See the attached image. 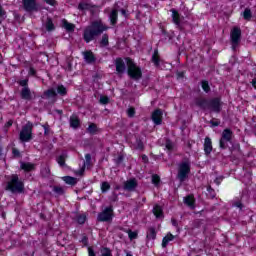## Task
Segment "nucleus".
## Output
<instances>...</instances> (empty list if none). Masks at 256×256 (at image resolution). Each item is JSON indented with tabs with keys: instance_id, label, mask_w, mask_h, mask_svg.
Wrapping results in <instances>:
<instances>
[{
	"instance_id": "37998d69",
	"label": "nucleus",
	"mask_w": 256,
	"mask_h": 256,
	"mask_svg": "<svg viewBox=\"0 0 256 256\" xmlns=\"http://www.w3.org/2000/svg\"><path fill=\"white\" fill-rule=\"evenodd\" d=\"M101 256H113V253L111 252V249L107 247L100 248Z\"/></svg>"
},
{
	"instance_id": "a19ab883",
	"label": "nucleus",
	"mask_w": 256,
	"mask_h": 256,
	"mask_svg": "<svg viewBox=\"0 0 256 256\" xmlns=\"http://www.w3.org/2000/svg\"><path fill=\"white\" fill-rule=\"evenodd\" d=\"M207 191V197H209V199H215L217 194L215 193V190L211 187V185L207 186Z\"/></svg>"
},
{
	"instance_id": "473e14b6",
	"label": "nucleus",
	"mask_w": 256,
	"mask_h": 256,
	"mask_svg": "<svg viewBox=\"0 0 256 256\" xmlns=\"http://www.w3.org/2000/svg\"><path fill=\"white\" fill-rule=\"evenodd\" d=\"M153 213L157 219H161V217H163V209L159 205L154 206Z\"/></svg>"
},
{
	"instance_id": "5fc2aeb1",
	"label": "nucleus",
	"mask_w": 256,
	"mask_h": 256,
	"mask_svg": "<svg viewBox=\"0 0 256 256\" xmlns=\"http://www.w3.org/2000/svg\"><path fill=\"white\" fill-rule=\"evenodd\" d=\"M80 242L83 243L84 247H88L89 246V237H87V235H84Z\"/></svg>"
},
{
	"instance_id": "49530a36",
	"label": "nucleus",
	"mask_w": 256,
	"mask_h": 256,
	"mask_svg": "<svg viewBox=\"0 0 256 256\" xmlns=\"http://www.w3.org/2000/svg\"><path fill=\"white\" fill-rule=\"evenodd\" d=\"M109 189H111V185L109 184V182H102L101 184L102 193H107Z\"/></svg>"
},
{
	"instance_id": "6e6552de",
	"label": "nucleus",
	"mask_w": 256,
	"mask_h": 256,
	"mask_svg": "<svg viewBox=\"0 0 256 256\" xmlns=\"http://www.w3.org/2000/svg\"><path fill=\"white\" fill-rule=\"evenodd\" d=\"M208 111L213 113H221V98H211L208 100Z\"/></svg>"
},
{
	"instance_id": "0eeeda50",
	"label": "nucleus",
	"mask_w": 256,
	"mask_h": 256,
	"mask_svg": "<svg viewBox=\"0 0 256 256\" xmlns=\"http://www.w3.org/2000/svg\"><path fill=\"white\" fill-rule=\"evenodd\" d=\"M23 9L27 13H37L39 11V4L37 0H22Z\"/></svg>"
},
{
	"instance_id": "7c9ffc66",
	"label": "nucleus",
	"mask_w": 256,
	"mask_h": 256,
	"mask_svg": "<svg viewBox=\"0 0 256 256\" xmlns=\"http://www.w3.org/2000/svg\"><path fill=\"white\" fill-rule=\"evenodd\" d=\"M120 231H124L125 233H128V237L130 241H133V239H137L139 237V234L137 232H133L131 229H125L123 227H120Z\"/></svg>"
},
{
	"instance_id": "603ef678",
	"label": "nucleus",
	"mask_w": 256,
	"mask_h": 256,
	"mask_svg": "<svg viewBox=\"0 0 256 256\" xmlns=\"http://www.w3.org/2000/svg\"><path fill=\"white\" fill-rule=\"evenodd\" d=\"M0 19H2L3 21L7 19V12L5 11V9L1 4H0Z\"/></svg>"
},
{
	"instance_id": "6ab92c4d",
	"label": "nucleus",
	"mask_w": 256,
	"mask_h": 256,
	"mask_svg": "<svg viewBox=\"0 0 256 256\" xmlns=\"http://www.w3.org/2000/svg\"><path fill=\"white\" fill-rule=\"evenodd\" d=\"M172 13V21L175 25L178 27H181V16L179 15V12L175 10V8H172L171 10Z\"/></svg>"
},
{
	"instance_id": "09e8293b",
	"label": "nucleus",
	"mask_w": 256,
	"mask_h": 256,
	"mask_svg": "<svg viewBox=\"0 0 256 256\" xmlns=\"http://www.w3.org/2000/svg\"><path fill=\"white\" fill-rule=\"evenodd\" d=\"M152 183L156 187L159 185V183H161V178L159 177V175L157 174L152 175Z\"/></svg>"
},
{
	"instance_id": "39448f33",
	"label": "nucleus",
	"mask_w": 256,
	"mask_h": 256,
	"mask_svg": "<svg viewBox=\"0 0 256 256\" xmlns=\"http://www.w3.org/2000/svg\"><path fill=\"white\" fill-rule=\"evenodd\" d=\"M19 139L20 141H22V143H29V141L33 139V124L31 122L28 121L22 127V130L20 131Z\"/></svg>"
},
{
	"instance_id": "8fccbe9b",
	"label": "nucleus",
	"mask_w": 256,
	"mask_h": 256,
	"mask_svg": "<svg viewBox=\"0 0 256 256\" xmlns=\"http://www.w3.org/2000/svg\"><path fill=\"white\" fill-rule=\"evenodd\" d=\"M99 103L101 105H109V98L107 96L101 95Z\"/></svg>"
},
{
	"instance_id": "72a5a7b5",
	"label": "nucleus",
	"mask_w": 256,
	"mask_h": 256,
	"mask_svg": "<svg viewBox=\"0 0 256 256\" xmlns=\"http://www.w3.org/2000/svg\"><path fill=\"white\" fill-rule=\"evenodd\" d=\"M88 133L90 135H97V132L99 131V128H97V124L95 123H90L88 128H87Z\"/></svg>"
},
{
	"instance_id": "13d9d810",
	"label": "nucleus",
	"mask_w": 256,
	"mask_h": 256,
	"mask_svg": "<svg viewBox=\"0 0 256 256\" xmlns=\"http://www.w3.org/2000/svg\"><path fill=\"white\" fill-rule=\"evenodd\" d=\"M13 16L15 21H17V23H21V14L17 13V12H13Z\"/></svg>"
},
{
	"instance_id": "c85d7f7f",
	"label": "nucleus",
	"mask_w": 256,
	"mask_h": 256,
	"mask_svg": "<svg viewBox=\"0 0 256 256\" xmlns=\"http://www.w3.org/2000/svg\"><path fill=\"white\" fill-rule=\"evenodd\" d=\"M118 17H119V12L117 11V9H114L110 12L109 19H110L111 25L113 26L117 25Z\"/></svg>"
},
{
	"instance_id": "e2e57ef3",
	"label": "nucleus",
	"mask_w": 256,
	"mask_h": 256,
	"mask_svg": "<svg viewBox=\"0 0 256 256\" xmlns=\"http://www.w3.org/2000/svg\"><path fill=\"white\" fill-rule=\"evenodd\" d=\"M45 3H47V5H51L52 7H55V5H57V1L56 0H44Z\"/></svg>"
},
{
	"instance_id": "2eb2a0df",
	"label": "nucleus",
	"mask_w": 256,
	"mask_h": 256,
	"mask_svg": "<svg viewBox=\"0 0 256 256\" xmlns=\"http://www.w3.org/2000/svg\"><path fill=\"white\" fill-rule=\"evenodd\" d=\"M161 117H163V111H161V109H156L152 113V121L154 122L155 125H161V123H163Z\"/></svg>"
},
{
	"instance_id": "3c124183",
	"label": "nucleus",
	"mask_w": 256,
	"mask_h": 256,
	"mask_svg": "<svg viewBox=\"0 0 256 256\" xmlns=\"http://www.w3.org/2000/svg\"><path fill=\"white\" fill-rule=\"evenodd\" d=\"M42 127L44 129L45 137L49 136V133H51V127L49 126V124L45 123L44 125H42Z\"/></svg>"
},
{
	"instance_id": "58836bf2",
	"label": "nucleus",
	"mask_w": 256,
	"mask_h": 256,
	"mask_svg": "<svg viewBox=\"0 0 256 256\" xmlns=\"http://www.w3.org/2000/svg\"><path fill=\"white\" fill-rule=\"evenodd\" d=\"M107 45H109V34H103L100 40V46L107 47Z\"/></svg>"
},
{
	"instance_id": "a18cd8bd",
	"label": "nucleus",
	"mask_w": 256,
	"mask_h": 256,
	"mask_svg": "<svg viewBox=\"0 0 256 256\" xmlns=\"http://www.w3.org/2000/svg\"><path fill=\"white\" fill-rule=\"evenodd\" d=\"M136 149L139 151H143L145 149V145L143 144V140H141V138L136 139Z\"/></svg>"
},
{
	"instance_id": "ddd939ff",
	"label": "nucleus",
	"mask_w": 256,
	"mask_h": 256,
	"mask_svg": "<svg viewBox=\"0 0 256 256\" xmlns=\"http://www.w3.org/2000/svg\"><path fill=\"white\" fill-rule=\"evenodd\" d=\"M42 99H54L53 101H57V91H55V88H50L48 90H45L42 94Z\"/></svg>"
},
{
	"instance_id": "4468645a",
	"label": "nucleus",
	"mask_w": 256,
	"mask_h": 256,
	"mask_svg": "<svg viewBox=\"0 0 256 256\" xmlns=\"http://www.w3.org/2000/svg\"><path fill=\"white\" fill-rule=\"evenodd\" d=\"M20 97L24 101H32L33 94L31 93V89L29 87L22 88L20 91Z\"/></svg>"
},
{
	"instance_id": "f3484780",
	"label": "nucleus",
	"mask_w": 256,
	"mask_h": 256,
	"mask_svg": "<svg viewBox=\"0 0 256 256\" xmlns=\"http://www.w3.org/2000/svg\"><path fill=\"white\" fill-rule=\"evenodd\" d=\"M69 123L72 129H79L81 127V120L79 119L78 115L74 114L70 116Z\"/></svg>"
},
{
	"instance_id": "f257e3e1",
	"label": "nucleus",
	"mask_w": 256,
	"mask_h": 256,
	"mask_svg": "<svg viewBox=\"0 0 256 256\" xmlns=\"http://www.w3.org/2000/svg\"><path fill=\"white\" fill-rule=\"evenodd\" d=\"M108 29L109 27L103 25V22L96 20L84 28L82 37L85 43H91V41H95L103 31H107Z\"/></svg>"
},
{
	"instance_id": "e433bc0d",
	"label": "nucleus",
	"mask_w": 256,
	"mask_h": 256,
	"mask_svg": "<svg viewBox=\"0 0 256 256\" xmlns=\"http://www.w3.org/2000/svg\"><path fill=\"white\" fill-rule=\"evenodd\" d=\"M242 17L245 19V21H251V17H253L251 9L245 8V10L242 12Z\"/></svg>"
},
{
	"instance_id": "a211bd4d",
	"label": "nucleus",
	"mask_w": 256,
	"mask_h": 256,
	"mask_svg": "<svg viewBox=\"0 0 256 256\" xmlns=\"http://www.w3.org/2000/svg\"><path fill=\"white\" fill-rule=\"evenodd\" d=\"M211 151H213V142H211V138L206 137L204 140L205 155H211Z\"/></svg>"
},
{
	"instance_id": "412c9836",
	"label": "nucleus",
	"mask_w": 256,
	"mask_h": 256,
	"mask_svg": "<svg viewBox=\"0 0 256 256\" xmlns=\"http://www.w3.org/2000/svg\"><path fill=\"white\" fill-rule=\"evenodd\" d=\"M43 27H45L46 31L51 33V31H55V24H53V19L51 17H47L45 23H43Z\"/></svg>"
},
{
	"instance_id": "9b49d317",
	"label": "nucleus",
	"mask_w": 256,
	"mask_h": 256,
	"mask_svg": "<svg viewBox=\"0 0 256 256\" xmlns=\"http://www.w3.org/2000/svg\"><path fill=\"white\" fill-rule=\"evenodd\" d=\"M139 184L137 183V179L132 178L124 182L123 190L128 191L129 193H133L137 189V186Z\"/></svg>"
},
{
	"instance_id": "dca6fc26",
	"label": "nucleus",
	"mask_w": 256,
	"mask_h": 256,
	"mask_svg": "<svg viewBox=\"0 0 256 256\" xmlns=\"http://www.w3.org/2000/svg\"><path fill=\"white\" fill-rule=\"evenodd\" d=\"M37 165L31 163V162H20V169H22V171H25L26 173H29L31 171H35Z\"/></svg>"
},
{
	"instance_id": "aec40b11",
	"label": "nucleus",
	"mask_w": 256,
	"mask_h": 256,
	"mask_svg": "<svg viewBox=\"0 0 256 256\" xmlns=\"http://www.w3.org/2000/svg\"><path fill=\"white\" fill-rule=\"evenodd\" d=\"M221 138L226 141H232L233 142V130L226 128L222 131Z\"/></svg>"
},
{
	"instance_id": "79ce46f5",
	"label": "nucleus",
	"mask_w": 256,
	"mask_h": 256,
	"mask_svg": "<svg viewBox=\"0 0 256 256\" xmlns=\"http://www.w3.org/2000/svg\"><path fill=\"white\" fill-rule=\"evenodd\" d=\"M94 83H97L99 80L103 79V72L97 71L92 75Z\"/></svg>"
},
{
	"instance_id": "f03ea898",
	"label": "nucleus",
	"mask_w": 256,
	"mask_h": 256,
	"mask_svg": "<svg viewBox=\"0 0 256 256\" xmlns=\"http://www.w3.org/2000/svg\"><path fill=\"white\" fill-rule=\"evenodd\" d=\"M5 191H11L13 194L25 193V183L21 179H19V175L12 174L8 177Z\"/></svg>"
},
{
	"instance_id": "7ed1b4c3",
	"label": "nucleus",
	"mask_w": 256,
	"mask_h": 256,
	"mask_svg": "<svg viewBox=\"0 0 256 256\" xmlns=\"http://www.w3.org/2000/svg\"><path fill=\"white\" fill-rule=\"evenodd\" d=\"M126 63L128 67L127 73L130 79H132L133 81H139L143 77V72L141 71V68H139L131 58H126Z\"/></svg>"
},
{
	"instance_id": "bb28decb",
	"label": "nucleus",
	"mask_w": 256,
	"mask_h": 256,
	"mask_svg": "<svg viewBox=\"0 0 256 256\" xmlns=\"http://www.w3.org/2000/svg\"><path fill=\"white\" fill-rule=\"evenodd\" d=\"M184 204L187 205V207H190V209H195V198L193 195L184 197Z\"/></svg>"
},
{
	"instance_id": "c03bdc74",
	"label": "nucleus",
	"mask_w": 256,
	"mask_h": 256,
	"mask_svg": "<svg viewBox=\"0 0 256 256\" xmlns=\"http://www.w3.org/2000/svg\"><path fill=\"white\" fill-rule=\"evenodd\" d=\"M76 221L79 225H85V222L87 221V216L84 214H80L77 216Z\"/></svg>"
},
{
	"instance_id": "5701e85b",
	"label": "nucleus",
	"mask_w": 256,
	"mask_h": 256,
	"mask_svg": "<svg viewBox=\"0 0 256 256\" xmlns=\"http://www.w3.org/2000/svg\"><path fill=\"white\" fill-rule=\"evenodd\" d=\"M84 55V59L86 61V63H95V61H97V58H95V54H93V52L91 51H85L83 52Z\"/></svg>"
},
{
	"instance_id": "9d476101",
	"label": "nucleus",
	"mask_w": 256,
	"mask_h": 256,
	"mask_svg": "<svg viewBox=\"0 0 256 256\" xmlns=\"http://www.w3.org/2000/svg\"><path fill=\"white\" fill-rule=\"evenodd\" d=\"M194 104L199 107L202 111H208L209 109V98L196 97L194 98Z\"/></svg>"
},
{
	"instance_id": "b1692460",
	"label": "nucleus",
	"mask_w": 256,
	"mask_h": 256,
	"mask_svg": "<svg viewBox=\"0 0 256 256\" xmlns=\"http://www.w3.org/2000/svg\"><path fill=\"white\" fill-rule=\"evenodd\" d=\"M68 157L69 156L67 155V152H62L61 155H59L56 158L58 165H60V167H67V164L65 163V161H67Z\"/></svg>"
},
{
	"instance_id": "de8ad7c7",
	"label": "nucleus",
	"mask_w": 256,
	"mask_h": 256,
	"mask_svg": "<svg viewBox=\"0 0 256 256\" xmlns=\"http://www.w3.org/2000/svg\"><path fill=\"white\" fill-rule=\"evenodd\" d=\"M53 191L56 195H65V190L61 186H54Z\"/></svg>"
},
{
	"instance_id": "f8f14e48",
	"label": "nucleus",
	"mask_w": 256,
	"mask_h": 256,
	"mask_svg": "<svg viewBox=\"0 0 256 256\" xmlns=\"http://www.w3.org/2000/svg\"><path fill=\"white\" fill-rule=\"evenodd\" d=\"M115 67L118 75H123L127 70V66L122 58H116L115 60Z\"/></svg>"
},
{
	"instance_id": "0e129e2a",
	"label": "nucleus",
	"mask_w": 256,
	"mask_h": 256,
	"mask_svg": "<svg viewBox=\"0 0 256 256\" xmlns=\"http://www.w3.org/2000/svg\"><path fill=\"white\" fill-rule=\"evenodd\" d=\"M12 153H13L14 157H21V152H19V150H17V148H13Z\"/></svg>"
},
{
	"instance_id": "680f3d73",
	"label": "nucleus",
	"mask_w": 256,
	"mask_h": 256,
	"mask_svg": "<svg viewBox=\"0 0 256 256\" xmlns=\"http://www.w3.org/2000/svg\"><path fill=\"white\" fill-rule=\"evenodd\" d=\"M88 256H97L93 247H88Z\"/></svg>"
},
{
	"instance_id": "423d86ee",
	"label": "nucleus",
	"mask_w": 256,
	"mask_h": 256,
	"mask_svg": "<svg viewBox=\"0 0 256 256\" xmlns=\"http://www.w3.org/2000/svg\"><path fill=\"white\" fill-rule=\"evenodd\" d=\"M113 217V206L110 205L106 207L102 212L98 213L97 221L98 223H111V221H113Z\"/></svg>"
},
{
	"instance_id": "c756f323",
	"label": "nucleus",
	"mask_w": 256,
	"mask_h": 256,
	"mask_svg": "<svg viewBox=\"0 0 256 256\" xmlns=\"http://www.w3.org/2000/svg\"><path fill=\"white\" fill-rule=\"evenodd\" d=\"M62 181H64L66 185H71L72 187H74V185H77V178L73 176H64L62 177Z\"/></svg>"
},
{
	"instance_id": "6e6d98bb",
	"label": "nucleus",
	"mask_w": 256,
	"mask_h": 256,
	"mask_svg": "<svg viewBox=\"0 0 256 256\" xmlns=\"http://www.w3.org/2000/svg\"><path fill=\"white\" fill-rule=\"evenodd\" d=\"M127 115H128V117H130V118L135 117V108H133V107L128 108V110H127Z\"/></svg>"
},
{
	"instance_id": "774afa93",
	"label": "nucleus",
	"mask_w": 256,
	"mask_h": 256,
	"mask_svg": "<svg viewBox=\"0 0 256 256\" xmlns=\"http://www.w3.org/2000/svg\"><path fill=\"white\" fill-rule=\"evenodd\" d=\"M193 227L199 229V227H201V220H195L193 223Z\"/></svg>"
},
{
	"instance_id": "20e7f679",
	"label": "nucleus",
	"mask_w": 256,
	"mask_h": 256,
	"mask_svg": "<svg viewBox=\"0 0 256 256\" xmlns=\"http://www.w3.org/2000/svg\"><path fill=\"white\" fill-rule=\"evenodd\" d=\"M189 173H191V162L183 161L178 164V173L176 178L178 181H180V183H185V181H187L189 178Z\"/></svg>"
},
{
	"instance_id": "4be33fe9",
	"label": "nucleus",
	"mask_w": 256,
	"mask_h": 256,
	"mask_svg": "<svg viewBox=\"0 0 256 256\" xmlns=\"http://www.w3.org/2000/svg\"><path fill=\"white\" fill-rule=\"evenodd\" d=\"M146 239L147 241H155V239H157V231L155 230V227L148 228Z\"/></svg>"
},
{
	"instance_id": "69168bd1",
	"label": "nucleus",
	"mask_w": 256,
	"mask_h": 256,
	"mask_svg": "<svg viewBox=\"0 0 256 256\" xmlns=\"http://www.w3.org/2000/svg\"><path fill=\"white\" fill-rule=\"evenodd\" d=\"M166 149H168V151L173 150V143H171V141L166 142Z\"/></svg>"
},
{
	"instance_id": "338daca9",
	"label": "nucleus",
	"mask_w": 256,
	"mask_h": 256,
	"mask_svg": "<svg viewBox=\"0 0 256 256\" xmlns=\"http://www.w3.org/2000/svg\"><path fill=\"white\" fill-rule=\"evenodd\" d=\"M116 165H121L123 163V156H118L117 159H115Z\"/></svg>"
},
{
	"instance_id": "393cba45",
	"label": "nucleus",
	"mask_w": 256,
	"mask_h": 256,
	"mask_svg": "<svg viewBox=\"0 0 256 256\" xmlns=\"http://www.w3.org/2000/svg\"><path fill=\"white\" fill-rule=\"evenodd\" d=\"M92 9H97L96 5H91L89 3L81 2L78 4L79 11H92Z\"/></svg>"
},
{
	"instance_id": "4d7b16f0",
	"label": "nucleus",
	"mask_w": 256,
	"mask_h": 256,
	"mask_svg": "<svg viewBox=\"0 0 256 256\" xmlns=\"http://www.w3.org/2000/svg\"><path fill=\"white\" fill-rule=\"evenodd\" d=\"M85 159L86 161L84 162V165H87L89 167V165H91V154H86Z\"/></svg>"
},
{
	"instance_id": "a878e982",
	"label": "nucleus",
	"mask_w": 256,
	"mask_h": 256,
	"mask_svg": "<svg viewBox=\"0 0 256 256\" xmlns=\"http://www.w3.org/2000/svg\"><path fill=\"white\" fill-rule=\"evenodd\" d=\"M54 89L57 95H60V97H65V95H67V87H65L63 84H57Z\"/></svg>"
},
{
	"instance_id": "ea45409f",
	"label": "nucleus",
	"mask_w": 256,
	"mask_h": 256,
	"mask_svg": "<svg viewBox=\"0 0 256 256\" xmlns=\"http://www.w3.org/2000/svg\"><path fill=\"white\" fill-rule=\"evenodd\" d=\"M41 175L44 178H48L51 175V169L49 166H45L41 169Z\"/></svg>"
},
{
	"instance_id": "2f4dec72",
	"label": "nucleus",
	"mask_w": 256,
	"mask_h": 256,
	"mask_svg": "<svg viewBox=\"0 0 256 256\" xmlns=\"http://www.w3.org/2000/svg\"><path fill=\"white\" fill-rule=\"evenodd\" d=\"M173 239H175V236L171 233H168L162 240V247H167V245H169V241H173Z\"/></svg>"
},
{
	"instance_id": "c9c22d12",
	"label": "nucleus",
	"mask_w": 256,
	"mask_h": 256,
	"mask_svg": "<svg viewBox=\"0 0 256 256\" xmlns=\"http://www.w3.org/2000/svg\"><path fill=\"white\" fill-rule=\"evenodd\" d=\"M229 143H232V141L231 140H225V139L220 137V140H219L220 149H222V150L228 149L229 148Z\"/></svg>"
},
{
	"instance_id": "4c0bfd02",
	"label": "nucleus",
	"mask_w": 256,
	"mask_h": 256,
	"mask_svg": "<svg viewBox=\"0 0 256 256\" xmlns=\"http://www.w3.org/2000/svg\"><path fill=\"white\" fill-rule=\"evenodd\" d=\"M201 87H202L204 93H209L211 91V86H209V81H207V80L201 81Z\"/></svg>"
},
{
	"instance_id": "f704fd0d",
	"label": "nucleus",
	"mask_w": 256,
	"mask_h": 256,
	"mask_svg": "<svg viewBox=\"0 0 256 256\" xmlns=\"http://www.w3.org/2000/svg\"><path fill=\"white\" fill-rule=\"evenodd\" d=\"M63 27L68 31L69 33H73L75 31V26L74 24L69 23L67 20H63Z\"/></svg>"
},
{
	"instance_id": "1a4fd4ad",
	"label": "nucleus",
	"mask_w": 256,
	"mask_h": 256,
	"mask_svg": "<svg viewBox=\"0 0 256 256\" xmlns=\"http://www.w3.org/2000/svg\"><path fill=\"white\" fill-rule=\"evenodd\" d=\"M239 41H241V28L234 27L231 31L232 49H235L239 45Z\"/></svg>"
},
{
	"instance_id": "cd10ccee",
	"label": "nucleus",
	"mask_w": 256,
	"mask_h": 256,
	"mask_svg": "<svg viewBox=\"0 0 256 256\" xmlns=\"http://www.w3.org/2000/svg\"><path fill=\"white\" fill-rule=\"evenodd\" d=\"M151 61L154 63L155 67H159L161 65V58L159 57L158 49L154 50Z\"/></svg>"
},
{
	"instance_id": "864d4df0",
	"label": "nucleus",
	"mask_w": 256,
	"mask_h": 256,
	"mask_svg": "<svg viewBox=\"0 0 256 256\" xmlns=\"http://www.w3.org/2000/svg\"><path fill=\"white\" fill-rule=\"evenodd\" d=\"M18 85H20V87H23V89H26V87H29V79L18 81Z\"/></svg>"
},
{
	"instance_id": "052dcab7",
	"label": "nucleus",
	"mask_w": 256,
	"mask_h": 256,
	"mask_svg": "<svg viewBox=\"0 0 256 256\" xmlns=\"http://www.w3.org/2000/svg\"><path fill=\"white\" fill-rule=\"evenodd\" d=\"M234 207H237L238 209H240V211H242L243 203H241V201H236V202H234Z\"/></svg>"
},
{
	"instance_id": "bf43d9fd",
	"label": "nucleus",
	"mask_w": 256,
	"mask_h": 256,
	"mask_svg": "<svg viewBox=\"0 0 256 256\" xmlns=\"http://www.w3.org/2000/svg\"><path fill=\"white\" fill-rule=\"evenodd\" d=\"M223 179H225L224 176H218L216 177V179L214 180V183L217 185H221V181H223Z\"/></svg>"
}]
</instances>
